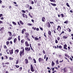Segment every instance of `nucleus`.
Returning a JSON list of instances; mask_svg holds the SVG:
<instances>
[{
	"label": "nucleus",
	"instance_id": "79ce46f5",
	"mask_svg": "<svg viewBox=\"0 0 73 73\" xmlns=\"http://www.w3.org/2000/svg\"><path fill=\"white\" fill-rule=\"evenodd\" d=\"M4 27H3L1 28L0 29V31H1L2 30H4Z\"/></svg>",
	"mask_w": 73,
	"mask_h": 73
},
{
	"label": "nucleus",
	"instance_id": "a878e982",
	"mask_svg": "<svg viewBox=\"0 0 73 73\" xmlns=\"http://www.w3.org/2000/svg\"><path fill=\"white\" fill-rule=\"evenodd\" d=\"M62 33H64V31H63L59 35L60 37H61V35H62Z\"/></svg>",
	"mask_w": 73,
	"mask_h": 73
},
{
	"label": "nucleus",
	"instance_id": "423d86ee",
	"mask_svg": "<svg viewBox=\"0 0 73 73\" xmlns=\"http://www.w3.org/2000/svg\"><path fill=\"white\" fill-rule=\"evenodd\" d=\"M56 29L58 31H61V27L59 25L58 26V28Z\"/></svg>",
	"mask_w": 73,
	"mask_h": 73
},
{
	"label": "nucleus",
	"instance_id": "09e8293b",
	"mask_svg": "<svg viewBox=\"0 0 73 73\" xmlns=\"http://www.w3.org/2000/svg\"><path fill=\"white\" fill-rule=\"evenodd\" d=\"M4 48L6 49H7V47L6 45H4Z\"/></svg>",
	"mask_w": 73,
	"mask_h": 73
},
{
	"label": "nucleus",
	"instance_id": "4c0bfd02",
	"mask_svg": "<svg viewBox=\"0 0 73 73\" xmlns=\"http://www.w3.org/2000/svg\"><path fill=\"white\" fill-rule=\"evenodd\" d=\"M53 31L54 33H56V29H55L54 30H53Z\"/></svg>",
	"mask_w": 73,
	"mask_h": 73
},
{
	"label": "nucleus",
	"instance_id": "de8ad7c7",
	"mask_svg": "<svg viewBox=\"0 0 73 73\" xmlns=\"http://www.w3.org/2000/svg\"><path fill=\"white\" fill-rule=\"evenodd\" d=\"M65 57H68V56H69V55L66 54H65Z\"/></svg>",
	"mask_w": 73,
	"mask_h": 73
},
{
	"label": "nucleus",
	"instance_id": "8fccbe9b",
	"mask_svg": "<svg viewBox=\"0 0 73 73\" xmlns=\"http://www.w3.org/2000/svg\"><path fill=\"white\" fill-rule=\"evenodd\" d=\"M44 36L45 37H46V33H44Z\"/></svg>",
	"mask_w": 73,
	"mask_h": 73
},
{
	"label": "nucleus",
	"instance_id": "338daca9",
	"mask_svg": "<svg viewBox=\"0 0 73 73\" xmlns=\"http://www.w3.org/2000/svg\"><path fill=\"white\" fill-rule=\"evenodd\" d=\"M3 21H0V24L3 23Z\"/></svg>",
	"mask_w": 73,
	"mask_h": 73
},
{
	"label": "nucleus",
	"instance_id": "9b49d317",
	"mask_svg": "<svg viewBox=\"0 0 73 73\" xmlns=\"http://www.w3.org/2000/svg\"><path fill=\"white\" fill-rule=\"evenodd\" d=\"M24 32H26V29H23L22 30V34H24Z\"/></svg>",
	"mask_w": 73,
	"mask_h": 73
},
{
	"label": "nucleus",
	"instance_id": "6e6552de",
	"mask_svg": "<svg viewBox=\"0 0 73 73\" xmlns=\"http://www.w3.org/2000/svg\"><path fill=\"white\" fill-rule=\"evenodd\" d=\"M25 44L26 46H27L28 47V46H29V44L28 43V41H26L25 42Z\"/></svg>",
	"mask_w": 73,
	"mask_h": 73
},
{
	"label": "nucleus",
	"instance_id": "0e129e2a",
	"mask_svg": "<svg viewBox=\"0 0 73 73\" xmlns=\"http://www.w3.org/2000/svg\"><path fill=\"white\" fill-rule=\"evenodd\" d=\"M36 30L37 31H39V29L38 28H37L36 29Z\"/></svg>",
	"mask_w": 73,
	"mask_h": 73
},
{
	"label": "nucleus",
	"instance_id": "37998d69",
	"mask_svg": "<svg viewBox=\"0 0 73 73\" xmlns=\"http://www.w3.org/2000/svg\"><path fill=\"white\" fill-rule=\"evenodd\" d=\"M32 29H34V30H36V27H32Z\"/></svg>",
	"mask_w": 73,
	"mask_h": 73
},
{
	"label": "nucleus",
	"instance_id": "f257e3e1",
	"mask_svg": "<svg viewBox=\"0 0 73 73\" xmlns=\"http://www.w3.org/2000/svg\"><path fill=\"white\" fill-rule=\"evenodd\" d=\"M19 53L20 57H21V56H22H22H23L25 54H24V51H21Z\"/></svg>",
	"mask_w": 73,
	"mask_h": 73
},
{
	"label": "nucleus",
	"instance_id": "4be33fe9",
	"mask_svg": "<svg viewBox=\"0 0 73 73\" xmlns=\"http://www.w3.org/2000/svg\"><path fill=\"white\" fill-rule=\"evenodd\" d=\"M67 31H68V32H71V30H70V29H69V28L67 29Z\"/></svg>",
	"mask_w": 73,
	"mask_h": 73
},
{
	"label": "nucleus",
	"instance_id": "13d9d810",
	"mask_svg": "<svg viewBox=\"0 0 73 73\" xmlns=\"http://www.w3.org/2000/svg\"><path fill=\"white\" fill-rule=\"evenodd\" d=\"M59 48H60V49H61L62 48V46H59Z\"/></svg>",
	"mask_w": 73,
	"mask_h": 73
},
{
	"label": "nucleus",
	"instance_id": "2eb2a0df",
	"mask_svg": "<svg viewBox=\"0 0 73 73\" xmlns=\"http://www.w3.org/2000/svg\"><path fill=\"white\" fill-rule=\"evenodd\" d=\"M45 18L44 17H43L42 18V21H43V22H45Z\"/></svg>",
	"mask_w": 73,
	"mask_h": 73
},
{
	"label": "nucleus",
	"instance_id": "5701e85b",
	"mask_svg": "<svg viewBox=\"0 0 73 73\" xmlns=\"http://www.w3.org/2000/svg\"><path fill=\"white\" fill-rule=\"evenodd\" d=\"M8 33L9 34V36H12V33H11V32L9 31Z\"/></svg>",
	"mask_w": 73,
	"mask_h": 73
},
{
	"label": "nucleus",
	"instance_id": "f704fd0d",
	"mask_svg": "<svg viewBox=\"0 0 73 73\" xmlns=\"http://www.w3.org/2000/svg\"><path fill=\"white\" fill-rule=\"evenodd\" d=\"M28 58L29 60H32V58L31 57V56L29 57Z\"/></svg>",
	"mask_w": 73,
	"mask_h": 73
},
{
	"label": "nucleus",
	"instance_id": "1a4fd4ad",
	"mask_svg": "<svg viewBox=\"0 0 73 73\" xmlns=\"http://www.w3.org/2000/svg\"><path fill=\"white\" fill-rule=\"evenodd\" d=\"M22 16L23 17H25L26 19L28 18V16H27V15L24 13H23L22 14Z\"/></svg>",
	"mask_w": 73,
	"mask_h": 73
},
{
	"label": "nucleus",
	"instance_id": "69168bd1",
	"mask_svg": "<svg viewBox=\"0 0 73 73\" xmlns=\"http://www.w3.org/2000/svg\"><path fill=\"white\" fill-rule=\"evenodd\" d=\"M43 53H44V54H45V51L44 50H43Z\"/></svg>",
	"mask_w": 73,
	"mask_h": 73
},
{
	"label": "nucleus",
	"instance_id": "c756f323",
	"mask_svg": "<svg viewBox=\"0 0 73 73\" xmlns=\"http://www.w3.org/2000/svg\"><path fill=\"white\" fill-rule=\"evenodd\" d=\"M68 21H66L64 22V24H68Z\"/></svg>",
	"mask_w": 73,
	"mask_h": 73
},
{
	"label": "nucleus",
	"instance_id": "b1692460",
	"mask_svg": "<svg viewBox=\"0 0 73 73\" xmlns=\"http://www.w3.org/2000/svg\"><path fill=\"white\" fill-rule=\"evenodd\" d=\"M19 22L22 25H24V23L23 22V21H19Z\"/></svg>",
	"mask_w": 73,
	"mask_h": 73
},
{
	"label": "nucleus",
	"instance_id": "603ef678",
	"mask_svg": "<svg viewBox=\"0 0 73 73\" xmlns=\"http://www.w3.org/2000/svg\"><path fill=\"white\" fill-rule=\"evenodd\" d=\"M12 39V38L11 37H9L8 38V41H9L10 40H11Z\"/></svg>",
	"mask_w": 73,
	"mask_h": 73
},
{
	"label": "nucleus",
	"instance_id": "20e7f679",
	"mask_svg": "<svg viewBox=\"0 0 73 73\" xmlns=\"http://www.w3.org/2000/svg\"><path fill=\"white\" fill-rule=\"evenodd\" d=\"M9 52L10 54H12L13 53V49H12L11 50H9Z\"/></svg>",
	"mask_w": 73,
	"mask_h": 73
},
{
	"label": "nucleus",
	"instance_id": "473e14b6",
	"mask_svg": "<svg viewBox=\"0 0 73 73\" xmlns=\"http://www.w3.org/2000/svg\"><path fill=\"white\" fill-rule=\"evenodd\" d=\"M27 25L30 26H32V23H28L27 24Z\"/></svg>",
	"mask_w": 73,
	"mask_h": 73
},
{
	"label": "nucleus",
	"instance_id": "f8f14e48",
	"mask_svg": "<svg viewBox=\"0 0 73 73\" xmlns=\"http://www.w3.org/2000/svg\"><path fill=\"white\" fill-rule=\"evenodd\" d=\"M63 71L64 73H66V72H67V68L66 67H65L63 69Z\"/></svg>",
	"mask_w": 73,
	"mask_h": 73
},
{
	"label": "nucleus",
	"instance_id": "3c124183",
	"mask_svg": "<svg viewBox=\"0 0 73 73\" xmlns=\"http://www.w3.org/2000/svg\"><path fill=\"white\" fill-rule=\"evenodd\" d=\"M19 64V60H17L16 62V64Z\"/></svg>",
	"mask_w": 73,
	"mask_h": 73
},
{
	"label": "nucleus",
	"instance_id": "cd10ccee",
	"mask_svg": "<svg viewBox=\"0 0 73 73\" xmlns=\"http://www.w3.org/2000/svg\"><path fill=\"white\" fill-rule=\"evenodd\" d=\"M20 36H18V40H19V41H20Z\"/></svg>",
	"mask_w": 73,
	"mask_h": 73
},
{
	"label": "nucleus",
	"instance_id": "f03ea898",
	"mask_svg": "<svg viewBox=\"0 0 73 73\" xmlns=\"http://www.w3.org/2000/svg\"><path fill=\"white\" fill-rule=\"evenodd\" d=\"M31 72H33L34 71H35V70L34 69V68H33V65H32V64L31 65Z\"/></svg>",
	"mask_w": 73,
	"mask_h": 73
},
{
	"label": "nucleus",
	"instance_id": "2f4dec72",
	"mask_svg": "<svg viewBox=\"0 0 73 73\" xmlns=\"http://www.w3.org/2000/svg\"><path fill=\"white\" fill-rule=\"evenodd\" d=\"M38 39H39V38H38L37 37H35V41H36V40H38Z\"/></svg>",
	"mask_w": 73,
	"mask_h": 73
},
{
	"label": "nucleus",
	"instance_id": "bf43d9fd",
	"mask_svg": "<svg viewBox=\"0 0 73 73\" xmlns=\"http://www.w3.org/2000/svg\"><path fill=\"white\" fill-rule=\"evenodd\" d=\"M46 55L45 54L44 56V59H45L46 58Z\"/></svg>",
	"mask_w": 73,
	"mask_h": 73
},
{
	"label": "nucleus",
	"instance_id": "7ed1b4c3",
	"mask_svg": "<svg viewBox=\"0 0 73 73\" xmlns=\"http://www.w3.org/2000/svg\"><path fill=\"white\" fill-rule=\"evenodd\" d=\"M38 60L39 62H44V59H42L41 58H39L38 59Z\"/></svg>",
	"mask_w": 73,
	"mask_h": 73
},
{
	"label": "nucleus",
	"instance_id": "774afa93",
	"mask_svg": "<svg viewBox=\"0 0 73 73\" xmlns=\"http://www.w3.org/2000/svg\"><path fill=\"white\" fill-rule=\"evenodd\" d=\"M5 57H6V59H8V56H5Z\"/></svg>",
	"mask_w": 73,
	"mask_h": 73
},
{
	"label": "nucleus",
	"instance_id": "052dcab7",
	"mask_svg": "<svg viewBox=\"0 0 73 73\" xmlns=\"http://www.w3.org/2000/svg\"><path fill=\"white\" fill-rule=\"evenodd\" d=\"M48 57H46V61H48Z\"/></svg>",
	"mask_w": 73,
	"mask_h": 73
},
{
	"label": "nucleus",
	"instance_id": "a18cd8bd",
	"mask_svg": "<svg viewBox=\"0 0 73 73\" xmlns=\"http://www.w3.org/2000/svg\"><path fill=\"white\" fill-rule=\"evenodd\" d=\"M55 41L56 44H57V43H58V40H57V39H56Z\"/></svg>",
	"mask_w": 73,
	"mask_h": 73
},
{
	"label": "nucleus",
	"instance_id": "6ab92c4d",
	"mask_svg": "<svg viewBox=\"0 0 73 73\" xmlns=\"http://www.w3.org/2000/svg\"><path fill=\"white\" fill-rule=\"evenodd\" d=\"M63 39H66L68 38V37L66 36V35H64L63 37Z\"/></svg>",
	"mask_w": 73,
	"mask_h": 73
},
{
	"label": "nucleus",
	"instance_id": "4468645a",
	"mask_svg": "<svg viewBox=\"0 0 73 73\" xmlns=\"http://www.w3.org/2000/svg\"><path fill=\"white\" fill-rule=\"evenodd\" d=\"M19 50L18 49H17L15 50V53H19Z\"/></svg>",
	"mask_w": 73,
	"mask_h": 73
},
{
	"label": "nucleus",
	"instance_id": "412c9836",
	"mask_svg": "<svg viewBox=\"0 0 73 73\" xmlns=\"http://www.w3.org/2000/svg\"><path fill=\"white\" fill-rule=\"evenodd\" d=\"M16 41H17V38H15L14 40V43H16Z\"/></svg>",
	"mask_w": 73,
	"mask_h": 73
},
{
	"label": "nucleus",
	"instance_id": "c03bdc74",
	"mask_svg": "<svg viewBox=\"0 0 73 73\" xmlns=\"http://www.w3.org/2000/svg\"><path fill=\"white\" fill-rule=\"evenodd\" d=\"M5 64L7 65H9V62H7L5 63Z\"/></svg>",
	"mask_w": 73,
	"mask_h": 73
},
{
	"label": "nucleus",
	"instance_id": "6e6d98bb",
	"mask_svg": "<svg viewBox=\"0 0 73 73\" xmlns=\"http://www.w3.org/2000/svg\"><path fill=\"white\" fill-rule=\"evenodd\" d=\"M31 50H32V51H35V50L33 49L32 47L31 48Z\"/></svg>",
	"mask_w": 73,
	"mask_h": 73
},
{
	"label": "nucleus",
	"instance_id": "7c9ffc66",
	"mask_svg": "<svg viewBox=\"0 0 73 73\" xmlns=\"http://www.w3.org/2000/svg\"><path fill=\"white\" fill-rule=\"evenodd\" d=\"M56 64H58L59 63H58V60L57 59L56 61Z\"/></svg>",
	"mask_w": 73,
	"mask_h": 73
},
{
	"label": "nucleus",
	"instance_id": "864d4df0",
	"mask_svg": "<svg viewBox=\"0 0 73 73\" xmlns=\"http://www.w3.org/2000/svg\"><path fill=\"white\" fill-rule=\"evenodd\" d=\"M60 15L62 16V17H64V14H60Z\"/></svg>",
	"mask_w": 73,
	"mask_h": 73
},
{
	"label": "nucleus",
	"instance_id": "c85d7f7f",
	"mask_svg": "<svg viewBox=\"0 0 73 73\" xmlns=\"http://www.w3.org/2000/svg\"><path fill=\"white\" fill-rule=\"evenodd\" d=\"M50 4H51V5H52L53 6H56L57 5L55 3L53 4L52 3H51Z\"/></svg>",
	"mask_w": 73,
	"mask_h": 73
},
{
	"label": "nucleus",
	"instance_id": "a19ab883",
	"mask_svg": "<svg viewBox=\"0 0 73 73\" xmlns=\"http://www.w3.org/2000/svg\"><path fill=\"white\" fill-rule=\"evenodd\" d=\"M66 5L67 7H70V6H69V3H66Z\"/></svg>",
	"mask_w": 73,
	"mask_h": 73
},
{
	"label": "nucleus",
	"instance_id": "dca6fc26",
	"mask_svg": "<svg viewBox=\"0 0 73 73\" xmlns=\"http://www.w3.org/2000/svg\"><path fill=\"white\" fill-rule=\"evenodd\" d=\"M25 64H28L29 61L28 60L27 58H26L25 59Z\"/></svg>",
	"mask_w": 73,
	"mask_h": 73
},
{
	"label": "nucleus",
	"instance_id": "5fc2aeb1",
	"mask_svg": "<svg viewBox=\"0 0 73 73\" xmlns=\"http://www.w3.org/2000/svg\"><path fill=\"white\" fill-rule=\"evenodd\" d=\"M60 38L59 37H58L57 38V39L58 40V41H59V40H60Z\"/></svg>",
	"mask_w": 73,
	"mask_h": 73
},
{
	"label": "nucleus",
	"instance_id": "49530a36",
	"mask_svg": "<svg viewBox=\"0 0 73 73\" xmlns=\"http://www.w3.org/2000/svg\"><path fill=\"white\" fill-rule=\"evenodd\" d=\"M21 12L22 13H25V11L24 10H22L21 11Z\"/></svg>",
	"mask_w": 73,
	"mask_h": 73
},
{
	"label": "nucleus",
	"instance_id": "4d7b16f0",
	"mask_svg": "<svg viewBox=\"0 0 73 73\" xmlns=\"http://www.w3.org/2000/svg\"><path fill=\"white\" fill-rule=\"evenodd\" d=\"M21 49H23L22 51H24V47H21Z\"/></svg>",
	"mask_w": 73,
	"mask_h": 73
},
{
	"label": "nucleus",
	"instance_id": "680f3d73",
	"mask_svg": "<svg viewBox=\"0 0 73 73\" xmlns=\"http://www.w3.org/2000/svg\"><path fill=\"white\" fill-rule=\"evenodd\" d=\"M26 6L27 8H29V5L28 4L26 5Z\"/></svg>",
	"mask_w": 73,
	"mask_h": 73
},
{
	"label": "nucleus",
	"instance_id": "0eeeda50",
	"mask_svg": "<svg viewBox=\"0 0 73 73\" xmlns=\"http://www.w3.org/2000/svg\"><path fill=\"white\" fill-rule=\"evenodd\" d=\"M46 24L47 27L48 28H50V23H49V22H48Z\"/></svg>",
	"mask_w": 73,
	"mask_h": 73
},
{
	"label": "nucleus",
	"instance_id": "72a5a7b5",
	"mask_svg": "<svg viewBox=\"0 0 73 73\" xmlns=\"http://www.w3.org/2000/svg\"><path fill=\"white\" fill-rule=\"evenodd\" d=\"M33 60L34 61V63L35 64H36V59H35V58L33 59Z\"/></svg>",
	"mask_w": 73,
	"mask_h": 73
},
{
	"label": "nucleus",
	"instance_id": "f3484780",
	"mask_svg": "<svg viewBox=\"0 0 73 73\" xmlns=\"http://www.w3.org/2000/svg\"><path fill=\"white\" fill-rule=\"evenodd\" d=\"M25 35H26V37H28V36H29V33H28L26 32L25 33Z\"/></svg>",
	"mask_w": 73,
	"mask_h": 73
},
{
	"label": "nucleus",
	"instance_id": "58836bf2",
	"mask_svg": "<svg viewBox=\"0 0 73 73\" xmlns=\"http://www.w3.org/2000/svg\"><path fill=\"white\" fill-rule=\"evenodd\" d=\"M15 66H16L17 68H18L20 67V66L18 65H15Z\"/></svg>",
	"mask_w": 73,
	"mask_h": 73
},
{
	"label": "nucleus",
	"instance_id": "e433bc0d",
	"mask_svg": "<svg viewBox=\"0 0 73 73\" xmlns=\"http://www.w3.org/2000/svg\"><path fill=\"white\" fill-rule=\"evenodd\" d=\"M27 38V40L29 41H31V39L28 37H26Z\"/></svg>",
	"mask_w": 73,
	"mask_h": 73
},
{
	"label": "nucleus",
	"instance_id": "a211bd4d",
	"mask_svg": "<svg viewBox=\"0 0 73 73\" xmlns=\"http://www.w3.org/2000/svg\"><path fill=\"white\" fill-rule=\"evenodd\" d=\"M25 41V40L24 39H22L21 40V43L23 44L24 42Z\"/></svg>",
	"mask_w": 73,
	"mask_h": 73
},
{
	"label": "nucleus",
	"instance_id": "393cba45",
	"mask_svg": "<svg viewBox=\"0 0 73 73\" xmlns=\"http://www.w3.org/2000/svg\"><path fill=\"white\" fill-rule=\"evenodd\" d=\"M23 69V68L22 67H20L19 68V71H21L22 70V69Z\"/></svg>",
	"mask_w": 73,
	"mask_h": 73
},
{
	"label": "nucleus",
	"instance_id": "aec40b11",
	"mask_svg": "<svg viewBox=\"0 0 73 73\" xmlns=\"http://www.w3.org/2000/svg\"><path fill=\"white\" fill-rule=\"evenodd\" d=\"M54 65H55L54 62H53V61H52V66H54Z\"/></svg>",
	"mask_w": 73,
	"mask_h": 73
},
{
	"label": "nucleus",
	"instance_id": "bb28decb",
	"mask_svg": "<svg viewBox=\"0 0 73 73\" xmlns=\"http://www.w3.org/2000/svg\"><path fill=\"white\" fill-rule=\"evenodd\" d=\"M9 60H13V58H12L11 57H9Z\"/></svg>",
	"mask_w": 73,
	"mask_h": 73
},
{
	"label": "nucleus",
	"instance_id": "9d476101",
	"mask_svg": "<svg viewBox=\"0 0 73 73\" xmlns=\"http://www.w3.org/2000/svg\"><path fill=\"white\" fill-rule=\"evenodd\" d=\"M66 47H67V45L65 44L64 45L63 49H66V50H67L68 48H66Z\"/></svg>",
	"mask_w": 73,
	"mask_h": 73
},
{
	"label": "nucleus",
	"instance_id": "39448f33",
	"mask_svg": "<svg viewBox=\"0 0 73 73\" xmlns=\"http://www.w3.org/2000/svg\"><path fill=\"white\" fill-rule=\"evenodd\" d=\"M25 50L27 51V52H29V51H30L31 50V48L30 47H25Z\"/></svg>",
	"mask_w": 73,
	"mask_h": 73
},
{
	"label": "nucleus",
	"instance_id": "c9c22d12",
	"mask_svg": "<svg viewBox=\"0 0 73 73\" xmlns=\"http://www.w3.org/2000/svg\"><path fill=\"white\" fill-rule=\"evenodd\" d=\"M12 23L14 25H16V23H15V22H13Z\"/></svg>",
	"mask_w": 73,
	"mask_h": 73
},
{
	"label": "nucleus",
	"instance_id": "ddd939ff",
	"mask_svg": "<svg viewBox=\"0 0 73 73\" xmlns=\"http://www.w3.org/2000/svg\"><path fill=\"white\" fill-rule=\"evenodd\" d=\"M48 34L49 36H51L52 35V32L50 31H48Z\"/></svg>",
	"mask_w": 73,
	"mask_h": 73
},
{
	"label": "nucleus",
	"instance_id": "ea45409f",
	"mask_svg": "<svg viewBox=\"0 0 73 73\" xmlns=\"http://www.w3.org/2000/svg\"><path fill=\"white\" fill-rule=\"evenodd\" d=\"M6 44L7 45H8V44H9V41H7L6 42Z\"/></svg>",
	"mask_w": 73,
	"mask_h": 73
},
{
	"label": "nucleus",
	"instance_id": "e2e57ef3",
	"mask_svg": "<svg viewBox=\"0 0 73 73\" xmlns=\"http://www.w3.org/2000/svg\"><path fill=\"white\" fill-rule=\"evenodd\" d=\"M39 28L41 31H43V29L42 28L40 27Z\"/></svg>",
	"mask_w": 73,
	"mask_h": 73
}]
</instances>
